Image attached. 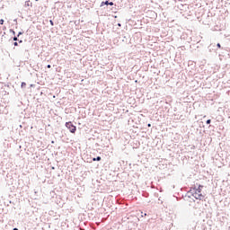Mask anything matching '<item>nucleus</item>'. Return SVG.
Returning a JSON list of instances; mask_svg holds the SVG:
<instances>
[{
	"label": "nucleus",
	"instance_id": "1",
	"mask_svg": "<svg viewBox=\"0 0 230 230\" xmlns=\"http://www.w3.org/2000/svg\"><path fill=\"white\" fill-rule=\"evenodd\" d=\"M202 189H203V185L199 184L198 189H196L195 190L196 199H202V198H204V196L202 195Z\"/></svg>",
	"mask_w": 230,
	"mask_h": 230
},
{
	"label": "nucleus",
	"instance_id": "2",
	"mask_svg": "<svg viewBox=\"0 0 230 230\" xmlns=\"http://www.w3.org/2000/svg\"><path fill=\"white\" fill-rule=\"evenodd\" d=\"M66 127L72 134H75L77 128L74 125L73 121H66Z\"/></svg>",
	"mask_w": 230,
	"mask_h": 230
},
{
	"label": "nucleus",
	"instance_id": "3",
	"mask_svg": "<svg viewBox=\"0 0 230 230\" xmlns=\"http://www.w3.org/2000/svg\"><path fill=\"white\" fill-rule=\"evenodd\" d=\"M25 6H31V7H32V6H33V4L31 2V0H27V1L25 2Z\"/></svg>",
	"mask_w": 230,
	"mask_h": 230
},
{
	"label": "nucleus",
	"instance_id": "4",
	"mask_svg": "<svg viewBox=\"0 0 230 230\" xmlns=\"http://www.w3.org/2000/svg\"><path fill=\"white\" fill-rule=\"evenodd\" d=\"M101 160H102L101 156H97V158L93 159V161H101Z\"/></svg>",
	"mask_w": 230,
	"mask_h": 230
},
{
	"label": "nucleus",
	"instance_id": "5",
	"mask_svg": "<svg viewBox=\"0 0 230 230\" xmlns=\"http://www.w3.org/2000/svg\"><path fill=\"white\" fill-rule=\"evenodd\" d=\"M26 85H27L26 82H22V88L26 87Z\"/></svg>",
	"mask_w": 230,
	"mask_h": 230
},
{
	"label": "nucleus",
	"instance_id": "6",
	"mask_svg": "<svg viewBox=\"0 0 230 230\" xmlns=\"http://www.w3.org/2000/svg\"><path fill=\"white\" fill-rule=\"evenodd\" d=\"M4 20L2 18L1 20H0V24H4Z\"/></svg>",
	"mask_w": 230,
	"mask_h": 230
},
{
	"label": "nucleus",
	"instance_id": "7",
	"mask_svg": "<svg viewBox=\"0 0 230 230\" xmlns=\"http://www.w3.org/2000/svg\"><path fill=\"white\" fill-rule=\"evenodd\" d=\"M50 24H51V26H54V22H53V20H50Z\"/></svg>",
	"mask_w": 230,
	"mask_h": 230
},
{
	"label": "nucleus",
	"instance_id": "8",
	"mask_svg": "<svg viewBox=\"0 0 230 230\" xmlns=\"http://www.w3.org/2000/svg\"><path fill=\"white\" fill-rule=\"evenodd\" d=\"M210 123H211V120H210V119L207 120V124H208V125H210Z\"/></svg>",
	"mask_w": 230,
	"mask_h": 230
},
{
	"label": "nucleus",
	"instance_id": "9",
	"mask_svg": "<svg viewBox=\"0 0 230 230\" xmlns=\"http://www.w3.org/2000/svg\"><path fill=\"white\" fill-rule=\"evenodd\" d=\"M217 48H221V44L219 42H217Z\"/></svg>",
	"mask_w": 230,
	"mask_h": 230
},
{
	"label": "nucleus",
	"instance_id": "10",
	"mask_svg": "<svg viewBox=\"0 0 230 230\" xmlns=\"http://www.w3.org/2000/svg\"><path fill=\"white\" fill-rule=\"evenodd\" d=\"M17 40H18L17 37H14V38H13V40H14V41H17Z\"/></svg>",
	"mask_w": 230,
	"mask_h": 230
},
{
	"label": "nucleus",
	"instance_id": "11",
	"mask_svg": "<svg viewBox=\"0 0 230 230\" xmlns=\"http://www.w3.org/2000/svg\"><path fill=\"white\" fill-rule=\"evenodd\" d=\"M109 4H111V6H112L114 4H113V2H110Z\"/></svg>",
	"mask_w": 230,
	"mask_h": 230
},
{
	"label": "nucleus",
	"instance_id": "12",
	"mask_svg": "<svg viewBox=\"0 0 230 230\" xmlns=\"http://www.w3.org/2000/svg\"><path fill=\"white\" fill-rule=\"evenodd\" d=\"M104 4H110L108 1L104 2Z\"/></svg>",
	"mask_w": 230,
	"mask_h": 230
},
{
	"label": "nucleus",
	"instance_id": "13",
	"mask_svg": "<svg viewBox=\"0 0 230 230\" xmlns=\"http://www.w3.org/2000/svg\"><path fill=\"white\" fill-rule=\"evenodd\" d=\"M14 46H18V42L17 41L14 42Z\"/></svg>",
	"mask_w": 230,
	"mask_h": 230
},
{
	"label": "nucleus",
	"instance_id": "14",
	"mask_svg": "<svg viewBox=\"0 0 230 230\" xmlns=\"http://www.w3.org/2000/svg\"><path fill=\"white\" fill-rule=\"evenodd\" d=\"M47 67H48V68H51V66H50V64H49V66H47Z\"/></svg>",
	"mask_w": 230,
	"mask_h": 230
},
{
	"label": "nucleus",
	"instance_id": "15",
	"mask_svg": "<svg viewBox=\"0 0 230 230\" xmlns=\"http://www.w3.org/2000/svg\"><path fill=\"white\" fill-rule=\"evenodd\" d=\"M148 127H152V125L149 123V124H148Z\"/></svg>",
	"mask_w": 230,
	"mask_h": 230
},
{
	"label": "nucleus",
	"instance_id": "16",
	"mask_svg": "<svg viewBox=\"0 0 230 230\" xmlns=\"http://www.w3.org/2000/svg\"><path fill=\"white\" fill-rule=\"evenodd\" d=\"M13 230H19L18 228H13Z\"/></svg>",
	"mask_w": 230,
	"mask_h": 230
},
{
	"label": "nucleus",
	"instance_id": "17",
	"mask_svg": "<svg viewBox=\"0 0 230 230\" xmlns=\"http://www.w3.org/2000/svg\"><path fill=\"white\" fill-rule=\"evenodd\" d=\"M36 2H39V0H35Z\"/></svg>",
	"mask_w": 230,
	"mask_h": 230
},
{
	"label": "nucleus",
	"instance_id": "18",
	"mask_svg": "<svg viewBox=\"0 0 230 230\" xmlns=\"http://www.w3.org/2000/svg\"><path fill=\"white\" fill-rule=\"evenodd\" d=\"M105 4L104 2H102V4Z\"/></svg>",
	"mask_w": 230,
	"mask_h": 230
}]
</instances>
